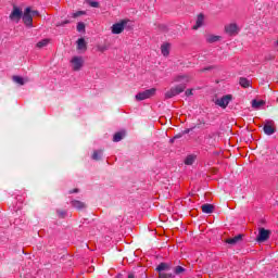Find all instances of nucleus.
<instances>
[{"label": "nucleus", "mask_w": 278, "mask_h": 278, "mask_svg": "<svg viewBox=\"0 0 278 278\" xmlns=\"http://www.w3.org/2000/svg\"><path fill=\"white\" fill-rule=\"evenodd\" d=\"M106 50V48H104V47H101V48H99V51H105Z\"/></svg>", "instance_id": "38"}, {"label": "nucleus", "mask_w": 278, "mask_h": 278, "mask_svg": "<svg viewBox=\"0 0 278 278\" xmlns=\"http://www.w3.org/2000/svg\"><path fill=\"white\" fill-rule=\"evenodd\" d=\"M264 101L263 100H253L252 101V108H254L255 110H260V108H262V105H264Z\"/></svg>", "instance_id": "23"}, {"label": "nucleus", "mask_w": 278, "mask_h": 278, "mask_svg": "<svg viewBox=\"0 0 278 278\" xmlns=\"http://www.w3.org/2000/svg\"><path fill=\"white\" fill-rule=\"evenodd\" d=\"M182 137H184V134H182V132H180V134L174 136V138H175L176 140H178L179 138H182Z\"/></svg>", "instance_id": "34"}, {"label": "nucleus", "mask_w": 278, "mask_h": 278, "mask_svg": "<svg viewBox=\"0 0 278 278\" xmlns=\"http://www.w3.org/2000/svg\"><path fill=\"white\" fill-rule=\"evenodd\" d=\"M239 84L242 86V88H249V86H251V81L244 77L239 79Z\"/></svg>", "instance_id": "21"}, {"label": "nucleus", "mask_w": 278, "mask_h": 278, "mask_svg": "<svg viewBox=\"0 0 278 278\" xmlns=\"http://www.w3.org/2000/svg\"><path fill=\"white\" fill-rule=\"evenodd\" d=\"M30 14H31V16L34 17V16H40V12H38V11H31V9H30Z\"/></svg>", "instance_id": "32"}, {"label": "nucleus", "mask_w": 278, "mask_h": 278, "mask_svg": "<svg viewBox=\"0 0 278 278\" xmlns=\"http://www.w3.org/2000/svg\"><path fill=\"white\" fill-rule=\"evenodd\" d=\"M186 134H190V129H186L182 131V136H185Z\"/></svg>", "instance_id": "36"}, {"label": "nucleus", "mask_w": 278, "mask_h": 278, "mask_svg": "<svg viewBox=\"0 0 278 278\" xmlns=\"http://www.w3.org/2000/svg\"><path fill=\"white\" fill-rule=\"evenodd\" d=\"M125 138V131H118L113 136V142H121Z\"/></svg>", "instance_id": "19"}, {"label": "nucleus", "mask_w": 278, "mask_h": 278, "mask_svg": "<svg viewBox=\"0 0 278 278\" xmlns=\"http://www.w3.org/2000/svg\"><path fill=\"white\" fill-rule=\"evenodd\" d=\"M75 192H79V189H74L73 191H70V194H73Z\"/></svg>", "instance_id": "37"}, {"label": "nucleus", "mask_w": 278, "mask_h": 278, "mask_svg": "<svg viewBox=\"0 0 278 278\" xmlns=\"http://www.w3.org/2000/svg\"><path fill=\"white\" fill-rule=\"evenodd\" d=\"M225 31L229 34V36H237L240 28H238V24L232 23L225 26Z\"/></svg>", "instance_id": "10"}, {"label": "nucleus", "mask_w": 278, "mask_h": 278, "mask_svg": "<svg viewBox=\"0 0 278 278\" xmlns=\"http://www.w3.org/2000/svg\"><path fill=\"white\" fill-rule=\"evenodd\" d=\"M161 53L164 58H168L170 55V43H163L161 46Z\"/></svg>", "instance_id": "13"}, {"label": "nucleus", "mask_w": 278, "mask_h": 278, "mask_svg": "<svg viewBox=\"0 0 278 278\" xmlns=\"http://www.w3.org/2000/svg\"><path fill=\"white\" fill-rule=\"evenodd\" d=\"M186 270V268H184L182 266H176L174 267V274L175 275H184V271Z\"/></svg>", "instance_id": "26"}, {"label": "nucleus", "mask_w": 278, "mask_h": 278, "mask_svg": "<svg viewBox=\"0 0 278 278\" xmlns=\"http://www.w3.org/2000/svg\"><path fill=\"white\" fill-rule=\"evenodd\" d=\"M240 240H242V235H238L233 238H229L226 240L227 244H238V242H240Z\"/></svg>", "instance_id": "17"}, {"label": "nucleus", "mask_w": 278, "mask_h": 278, "mask_svg": "<svg viewBox=\"0 0 278 278\" xmlns=\"http://www.w3.org/2000/svg\"><path fill=\"white\" fill-rule=\"evenodd\" d=\"M13 81L20 86H25V79L21 76H13Z\"/></svg>", "instance_id": "24"}, {"label": "nucleus", "mask_w": 278, "mask_h": 278, "mask_svg": "<svg viewBox=\"0 0 278 278\" xmlns=\"http://www.w3.org/2000/svg\"><path fill=\"white\" fill-rule=\"evenodd\" d=\"M203 25H205V14L199 13L195 20V25H193L192 29H200Z\"/></svg>", "instance_id": "11"}, {"label": "nucleus", "mask_w": 278, "mask_h": 278, "mask_svg": "<svg viewBox=\"0 0 278 278\" xmlns=\"http://www.w3.org/2000/svg\"><path fill=\"white\" fill-rule=\"evenodd\" d=\"M84 56H73L70 61L72 71L79 72L81 68H84Z\"/></svg>", "instance_id": "2"}, {"label": "nucleus", "mask_w": 278, "mask_h": 278, "mask_svg": "<svg viewBox=\"0 0 278 278\" xmlns=\"http://www.w3.org/2000/svg\"><path fill=\"white\" fill-rule=\"evenodd\" d=\"M194 160H197V156L190 154V155H188V156L186 157L185 164H186L187 166H192V165L194 164Z\"/></svg>", "instance_id": "20"}, {"label": "nucleus", "mask_w": 278, "mask_h": 278, "mask_svg": "<svg viewBox=\"0 0 278 278\" xmlns=\"http://www.w3.org/2000/svg\"><path fill=\"white\" fill-rule=\"evenodd\" d=\"M156 270L159 271V275H161V273L168 271L170 270V264L168 263H161L157 267Z\"/></svg>", "instance_id": "14"}, {"label": "nucleus", "mask_w": 278, "mask_h": 278, "mask_svg": "<svg viewBox=\"0 0 278 278\" xmlns=\"http://www.w3.org/2000/svg\"><path fill=\"white\" fill-rule=\"evenodd\" d=\"M175 137L174 138H172L170 140H169V142L173 144V142H175Z\"/></svg>", "instance_id": "40"}, {"label": "nucleus", "mask_w": 278, "mask_h": 278, "mask_svg": "<svg viewBox=\"0 0 278 278\" xmlns=\"http://www.w3.org/2000/svg\"><path fill=\"white\" fill-rule=\"evenodd\" d=\"M206 42L208 43H213V42H218V40H220V36H216V35H206Z\"/></svg>", "instance_id": "18"}, {"label": "nucleus", "mask_w": 278, "mask_h": 278, "mask_svg": "<svg viewBox=\"0 0 278 278\" xmlns=\"http://www.w3.org/2000/svg\"><path fill=\"white\" fill-rule=\"evenodd\" d=\"M23 23L26 27H34V16L31 15V8H26L22 14Z\"/></svg>", "instance_id": "3"}, {"label": "nucleus", "mask_w": 278, "mask_h": 278, "mask_svg": "<svg viewBox=\"0 0 278 278\" xmlns=\"http://www.w3.org/2000/svg\"><path fill=\"white\" fill-rule=\"evenodd\" d=\"M103 157V150H96L92 154V160L99 161Z\"/></svg>", "instance_id": "22"}, {"label": "nucleus", "mask_w": 278, "mask_h": 278, "mask_svg": "<svg viewBox=\"0 0 278 278\" xmlns=\"http://www.w3.org/2000/svg\"><path fill=\"white\" fill-rule=\"evenodd\" d=\"M68 23H71V21H68V20L63 21V22L61 23V26L64 27V25H68Z\"/></svg>", "instance_id": "35"}, {"label": "nucleus", "mask_w": 278, "mask_h": 278, "mask_svg": "<svg viewBox=\"0 0 278 278\" xmlns=\"http://www.w3.org/2000/svg\"><path fill=\"white\" fill-rule=\"evenodd\" d=\"M128 278H136V276L134 274H129Z\"/></svg>", "instance_id": "39"}, {"label": "nucleus", "mask_w": 278, "mask_h": 278, "mask_svg": "<svg viewBox=\"0 0 278 278\" xmlns=\"http://www.w3.org/2000/svg\"><path fill=\"white\" fill-rule=\"evenodd\" d=\"M71 205L72 207H75V210H86V203L79 200H72Z\"/></svg>", "instance_id": "12"}, {"label": "nucleus", "mask_w": 278, "mask_h": 278, "mask_svg": "<svg viewBox=\"0 0 278 278\" xmlns=\"http://www.w3.org/2000/svg\"><path fill=\"white\" fill-rule=\"evenodd\" d=\"M89 5L91 8H99V2H97V1H89Z\"/></svg>", "instance_id": "31"}, {"label": "nucleus", "mask_w": 278, "mask_h": 278, "mask_svg": "<svg viewBox=\"0 0 278 278\" xmlns=\"http://www.w3.org/2000/svg\"><path fill=\"white\" fill-rule=\"evenodd\" d=\"M126 25H127L126 20H123L118 23L113 24L111 27L112 34H123V31H125Z\"/></svg>", "instance_id": "6"}, {"label": "nucleus", "mask_w": 278, "mask_h": 278, "mask_svg": "<svg viewBox=\"0 0 278 278\" xmlns=\"http://www.w3.org/2000/svg\"><path fill=\"white\" fill-rule=\"evenodd\" d=\"M86 14L85 11H77L76 13H73V18H77L78 16H84Z\"/></svg>", "instance_id": "30"}, {"label": "nucleus", "mask_w": 278, "mask_h": 278, "mask_svg": "<svg viewBox=\"0 0 278 278\" xmlns=\"http://www.w3.org/2000/svg\"><path fill=\"white\" fill-rule=\"evenodd\" d=\"M270 238V230H266L265 228L258 229V235L256 237V242L262 244V242H266Z\"/></svg>", "instance_id": "7"}, {"label": "nucleus", "mask_w": 278, "mask_h": 278, "mask_svg": "<svg viewBox=\"0 0 278 278\" xmlns=\"http://www.w3.org/2000/svg\"><path fill=\"white\" fill-rule=\"evenodd\" d=\"M86 30V24H84L83 22H79L77 24V31H85Z\"/></svg>", "instance_id": "28"}, {"label": "nucleus", "mask_w": 278, "mask_h": 278, "mask_svg": "<svg viewBox=\"0 0 278 278\" xmlns=\"http://www.w3.org/2000/svg\"><path fill=\"white\" fill-rule=\"evenodd\" d=\"M276 45H277V47H278V39H277V41H276Z\"/></svg>", "instance_id": "41"}, {"label": "nucleus", "mask_w": 278, "mask_h": 278, "mask_svg": "<svg viewBox=\"0 0 278 278\" xmlns=\"http://www.w3.org/2000/svg\"><path fill=\"white\" fill-rule=\"evenodd\" d=\"M230 102H231V94H226L220 99H217L215 101V105H218L219 108H223L225 110V108H227V105H229Z\"/></svg>", "instance_id": "9"}, {"label": "nucleus", "mask_w": 278, "mask_h": 278, "mask_svg": "<svg viewBox=\"0 0 278 278\" xmlns=\"http://www.w3.org/2000/svg\"><path fill=\"white\" fill-rule=\"evenodd\" d=\"M50 40L49 39H42L41 41L37 42V49H42L43 47H47L49 45Z\"/></svg>", "instance_id": "25"}, {"label": "nucleus", "mask_w": 278, "mask_h": 278, "mask_svg": "<svg viewBox=\"0 0 278 278\" xmlns=\"http://www.w3.org/2000/svg\"><path fill=\"white\" fill-rule=\"evenodd\" d=\"M9 18L13 21L14 23H18L21 18H23V10H21L18 7L14 5L13 11L11 12Z\"/></svg>", "instance_id": "5"}, {"label": "nucleus", "mask_w": 278, "mask_h": 278, "mask_svg": "<svg viewBox=\"0 0 278 278\" xmlns=\"http://www.w3.org/2000/svg\"><path fill=\"white\" fill-rule=\"evenodd\" d=\"M56 214H58L59 218H66V211H64V210H58Z\"/></svg>", "instance_id": "29"}, {"label": "nucleus", "mask_w": 278, "mask_h": 278, "mask_svg": "<svg viewBox=\"0 0 278 278\" xmlns=\"http://www.w3.org/2000/svg\"><path fill=\"white\" fill-rule=\"evenodd\" d=\"M159 278H175V275L170 273H161L159 274Z\"/></svg>", "instance_id": "27"}, {"label": "nucleus", "mask_w": 278, "mask_h": 278, "mask_svg": "<svg viewBox=\"0 0 278 278\" xmlns=\"http://www.w3.org/2000/svg\"><path fill=\"white\" fill-rule=\"evenodd\" d=\"M185 94H186V97L192 96V89L186 90Z\"/></svg>", "instance_id": "33"}, {"label": "nucleus", "mask_w": 278, "mask_h": 278, "mask_svg": "<svg viewBox=\"0 0 278 278\" xmlns=\"http://www.w3.org/2000/svg\"><path fill=\"white\" fill-rule=\"evenodd\" d=\"M263 130H264V134H266V136H273V134L277 131V129L275 128V122L266 121L263 127Z\"/></svg>", "instance_id": "8"}, {"label": "nucleus", "mask_w": 278, "mask_h": 278, "mask_svg": "<svg viewBox=\"0 0 278 278\" xmlns=\"http://www.w3.org/2000/svg\"><path fill=\"white\" fill-rule=\"evenodd\" d=\"M77 49L78 51H86L87 46H86V40L84 38H80L77 40Z\"/></svg>", "instance_id": "15"}, {"label": "nucleus", "mask_w": 278, "mask_h": 278, "mask_svg": "<svg viewBox=\"0 0 278 278\" xmlns=\"http://www.w3.org/2000/svg\"><path fill=\"white\" fill-rule=\"evenodd\" d=\"M201 207L204 214H212L214 212V205L212 204H203Z\"/></svg>", "instance_id": "16"}, {"label": "nucleus", "mask_w": 278, "mask_h": 278, "mask_svg": "<svg viewBox=\"0 0 278 278\" xmlns=\"http://www.w3.org/2000/svg\"><path fill=\"white\" fill-rule=\"evenodd\" d=\"M192 78L188 75H178L174 78V81H176L177 85L176 87L170 88L166 93H165V99H173V97H177V94H181L184 90H186V85L189 84V81Z\"/></svg>", "instance_id": "1"}, {"label": "nucleus", "mask_w": 278, "mask_h": 278, "mask_svg": "<svg viewBox=\"0 0 278 278\" xmlns=\"http://www.w3.org/2000/svg\"><path fill=\"white\" fill-rule=\"evenodd\" d=\"M156 92L155 88L147 89L146 91L139 92L136 96L137 101H144L146 99H151V97H154Z\"/></svg>", "instance_id": "4"}]
</instances>
